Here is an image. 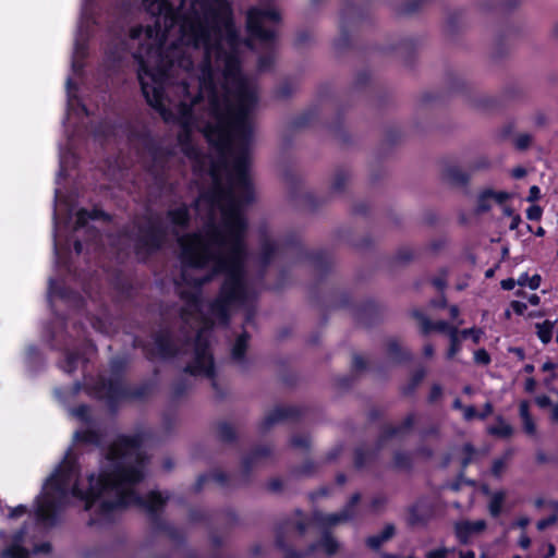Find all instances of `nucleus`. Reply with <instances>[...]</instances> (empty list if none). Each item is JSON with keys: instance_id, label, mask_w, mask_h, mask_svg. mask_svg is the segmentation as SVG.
Here are the masks:
<instances>
[{"instance_id": "1", "label": "nucleus", "mask_w": 558, "mask_h": 558, "mask_svg": "<svg viewBox=\"0 0 558 558\" xmlns=\"http://www.w3.org/2000/svg\"><path fill=\"white\" fill-rule=\"evenodd\" d=\"M181 281L177 282L183 306L180 310L184 337L179 349L167 330L154 337V350L160 357L191 351L185 372L210 378L216 388L209 335L215 323L227 324L232 308H250L256 298L248 280L245 246H181Z\"/></svg>"}, {"instance_id": "25", "label": "nucleus", "mask_w": 558, "mask_h": 558, "mask_svg": "<svg viewBox=\"0 0 558 558\" xmlns=\"http://www.w3.org/2000/svg\"><path fill=\"white\" fill-rule=\"evenodd\" d=\"M318 118V108L316 106L304 110L302 113L294 117L290 124L294 130L305 129L314 123Z\"/></svg>"}, {"instance_id": "2", "label": "nucleus", "mask_w": 558, "mask_h": 558, "mask_svg": "<svg viewBox=\"0 0 558 558\" xmlns=\"http://www.w3.org/2000/svg\"><path fill=\"white\" fill-rule=\"evenodd\" d=\"M140 435L120 436L110 446L99 473L89 474L86 481L78 477L76 461L66 456L57 472L47 481L37 500L36 514L44 523H53L57 509L70 496L85 502V510L93 513L92 523L109 522L126 507H138L154 517L168 497L151 492L146 497L135 492L144 478L145 459Z\"/></svg>"}, {"instance_id": "27", "label": "nucleus", "mask_w": 558, "mask_h": 558, "mask_svg": "<svg viewBox=\"0 0 558 558\" xmlns=\"http://www.w3.org/2000/svg\"><path fill=\"white\" fill-rule=\"evenodd\" d=\"M396 532L393 524H387L384 530L366 539V545L372 549H378L385 542L389 541Z\"/></svg>"}, {"instance_id": "42", "label": "nucleus", "mask_w": 558, "mask_h": 558, "mask_svg": "<svg viewBox=\"0 0 558 558\" xmlns=\"http://www.w3.org/2000/svg\"><path fill=\"white\" fill-rule=\"evenodd\" d=\"M80 355L77 353L68 352L64 361L61 363V368L71 374L75 371L77 362L80 361Z\"/></svg>"}, {"instance_id": "29", "label": "nucleus", "mask_w": 558, "mask_h": 558, "mask_svg": "<svg viewBox=\"0 0 558 558\" xmlns=\"http://www.w3.org/2000/svg\"><path fill=\"white\" fill-rule=\"evenodd\" d=\"M519 413L523 423L524 432L529 435H534L536 432V426L530 414V404L527 401L520 402Z\"/></svg>"}, {"instance_id": "33", "label": "nucleus", "mask_w": 558, "mask_h": 558, "mask_svg": "<svg viewBox=\"0 0 558 558\" xmlns=\"http://www.w3.org/2000/svg\"><path fill=\"white\" fill-rule=\"evenodd\" d=\"M349 180V172L344 168H339L335 172V177L331 183V191L333 193H340L344 190L345 184Z\"/></svg>"}, {"instance_id": "47", "label": "nucleus", "mask_w": 558, "mask_h": 558, "mask_svg": "<svg viewBox=\"0 0 558 558\" xmlns=\"http://www.w3.org/2000/svg\"><path fill=\"white\" fill-rule=\"evenodd\" d=\"M294 448L306 449L310 446V438L306 435H295L290 440Z\"/></svg>"}, {"instance_id": "48", "label": "nucleus", "mask_w": 558, "mask_h": 558, "mask_svg": "<svg viewBox=\"0 0 558 558\" xmlns=\"http://www.w3.org/2000/svg\"><path fill=\"white\" fill-rule=\"evenodd\" d=\"M532 136L529 134H521L515 138L514 146L518 150H525L530 147Z\"/></svg>"}, {"instance_id": "10", "label": "nucleus", "mask_w": 558, "mask_h": 558, "mask_svg": "<svg viewBox=\"0 0 558 558\" xmlns=\"http://www.w3.org/2000/svg\"><path fill=\"white\" fill-rule=\"evenodd\" d=\"M144 10L156 17L155 27H148L146 33L147 37L151 38L154 32L160 29L159 19L162 17L165 24L172 26L177 21V11L173 4L169 0H142Z\"/></svg>"}, {"instance_id": "56", "label": "nucleus", "mask_w": 558, "mask_h": 558, "mask_svg": "<svg viewBox=\"0 0 558 558\" xmlns=\"http://www.w3.org/2000/svg\"><path fill=\"white\" fill-rule=\"evenodd\" d=\"M541 198V189L537 185H532L529 190V195L526 201L530 203H535Z\"/></svg>"}, {"instance_id": "43", "label": "nucleus", "mask_w": 558, "mask_h": 558, "mask_svg": "<svg viewBox=\"0 0 558 558\" xmlns=\"http://www.w3.org/2000/svg\"><path fill=\"white\" fill-rule=\"evenodd\" d=\"M541 276L539 275H534L532 277H529L526 274H523L519 279H518V284L519 286H529L532 290H535L539 287L541 284Z\"/></svg>"}, {"instance_id": "4", "label": "nucleus", "mask_w": 558, "mask_h": 558, "mask_svg": "<svg viewBox=\"0 0 558 558\" xmlns=\"http://www.w3.org/2000/svg\"><path fill=\"white\" fill-rule=\"evenodd\" d=\"M219 168L223 167L219 160L211 166L210 175L213 185L202 192L198 201L207 203L211 208L219 207L221 209V221L218 226H213V231L217 236L227 238L229 241H187L184 238L178 239L175 244H246L244 236L247 229V221L241 208L254 202L255 192L250 178V168L247 169V184H243L236 177L234 162H231L228 169L229 186H225L221 182Z\"/></svg>"}, {"instance_id": "59", "label": "nucleus", "mask_w": 558, "mask_h": 558, "mask_svg": "<svg viewBox=\"0 0 558 558\" xmlns=\"http://www.w3.org/2000/svg\"><path fill=\"white\" fill-rule=\"evenodd\" d=\"M292 89L289 83H284L277 89V95L281 98H287L291 95Z\"/></svg>"}, {"instance_id": "20", "label": "nucleus", "mask_w": 558, "mask_h": 558, "mask_svg": "<svg viewBox=\"0 0 558 558\" xmlns=\"http://www.w3.org/2000/svg\"><path fill=\"white\" fill-rule=\"evenodd\" d=\"M250 336L246 331L242 332L234 341L231 349V361L240 369L247 368V359L245 352L247 349Z\"/></svg>"}, {"instance_id": "15", "label": "nucleus", "mask_w": 558, "mask_h": 558, "mask_svg": "<svg viewBox=\"0 0 558 558\" xmlns=\"http://www.w3.org/2000/svg\"><path fill=\"white\" fill-rule=\"evenodd\" d=\"M432 517L433 507L430 502L421 498L408 509L407 522L411 526H421L425 525Z\"/></svg>"}, {"instance_id": "23", "label": "nucleus", "mask_w": 558, "mask_h": 558, "mask_svg": "<svg viewBox=\"0 0 558 558\" xmlns=\"http://www.w3.org/2000/svg\"><path fill=\"white\" fill-rule=\"evenodd\" d=\"M442 180L454 186H466L470 175L457 166H448L442 171Z\"/></svg>"}, {"instance_id": "61", "label": "nucleus", "mask_w": 558, "mask_h": 558, "mask_svg": "<svg viewBox=\"0 0 558 558\" xmlns=\"http://www.w3.org/2000/svg\"><path fill=\"white\" fill-rule=\"evenodd\" d=\"M477 415L478 414L476 413V410L474 407L469 405V407L463 408V416L466 421H470Z\"/></svg>"}, {"instance_id": "11", "label": "nucleus", "mask_w": 558, "mask_h": 558, "mask_svg": "<svg viewBox=\"0 0 558 558\" xmlns=\"http://www.w3.org/2000/svg\"><path fill=\"white\" fill-rule=\"evenodd\" d=\"M131 137L141 142L143 148L151 158V167L162 168L172 155L171 150L163 147L147 129L132 132Z\"/></svg>"}, {"instance_id": "14", "label": "nucleus", "mask_w": 558, "mask_h": 558, "mask_svg": "<svg viewBox=\"0 0 558 558\" xmlns=\"http://www.w3.org/2000/svg\"><path fill=\"white\" fill-rule=\"evenodd\" d=\"M95 389L96 395L100 399H106L110 405L128 396V391L119 378L108 380L100 378Z\"/></svg>"}, {"instance_id": "41", "label": "nucleus", "mask_w": 558, "mask_h": 558, "mask_svg": "<svg viewBox=\"0 0 558 558\" xmlns=\"http://www.w3.org/2000/svg\"><path fill=\"white\" fill-rule=\"evenodd\" d=\"M460 338L461 337L459 336L458 329L450 330V336H449L450 348L447 352L448 359H452L460 351V348H461V339Z\"/></svg>"}, {"instance_id": "12", "label": "nucleus", "mask_w": 558, "mask_h": 558, "mask_svg": "<svg viewBox=\"0 0 558 558\" xmlns=\"http://www.w3.org/2000/svg\"><path fill=\"white\" fill-rule=\"evenodd\" d=\"M361 499L360 494L352 495L348 505L338 513L324 514L320 512H315L313 520L322 526L330 527L340 523L348 522L355 517V506L359 504Z\"/></svg>"}, {"instance_id": "32", "label": "nucleus", "mask_w": 558, "mask_h": 558, "mask_svg": "<svg viewBox=\"0 0 558 558\" xmlns=\"http://www.w3.org/2000/svg\"><path fill=\"white\" fill-rule=\"evenodd\" d=\"M310 525V521L301 513H296V518L284 524V531L288 533L296 532L298 535H303Z\"/></svg>"}, {"instance_id": "21", "label": "nucleus", "mask_w": 558, "mask_h": 558, "mask_svg": "<svg viewBox=\"0 0 558 558\" xmlns=\"http://www.w3.org/2000/svg\"><path fill=\"white\" fill-rule=\"evenodd\" d=\"M163 52L168 56L167 59H170L173 62V68L178 66L186 71L193 68V60L191 56L184 52L178 45L171 44L169 47L163 48Z\"/></svg>"}, {"instance_id": "3", "label": "nucleus", "mask_w": 558, "mask_h": 558, "mask_svg": "<svg viewBox=\"0 0 558 558\" xmlns=\"http://www.w3.org/2000/svg\"><path fill=\"white\" fill-rule=\"evenodd\" d=\"M234 96L235 102L228 97L220 99L215 93L210 96V114L216 122L206 123L202 133L209 146L218 153L219 163L227 167L228 157H232L239 181L247 184L250 143L253 136L250 111L257 96L245 80L236 83Z\"/></svg>"}, {"instance_id": "13", "label": "nucleus", "mask_w": 558, "mask_h": 558, "mask_svg": "<svg viewBox=\"0 0 558 558\" xmlns=\"http://www.w3.org/2000/svg\"><path fill=\"white\" fill-rule=\"evenodd\" d=\"M216 57L218 60H223L225 70L223 75L227 80L231 78L236 83L244 80L241 73V59L239 51H227L218 41L215 45Z\"/></svg>"}, {"instance_id": "37", "label": "nucleus", "mask_w": 558, "mask_h": 558, "mask_svg": "<svg viewBox=\"0 0 558 558\" xmlns=\"http://www.w3.org/2000/svg\"><path fill=\"white\" fill-rule=\"evenodd\" d=\"M412 454L404 451H397L393 456V466L399 470H409L412 466Z\"/></svg>"}, {"instance_id": "31", "label": "nucleus", "mask_w": 558, "mask_h": 558, "mask_svg": "<svg viewBox=\"0 0 558 558\" xmlns=\"http://www.w3.org/2000/svg\"><path fill=\"white\" fill-rule=\"evenodd\" d=\"M487 432L496 437L508 438L513 434V428L501 416H498L496 424L489 426Z\"/></svg>"}, {"instance_id": "35", "label": "nucleus", "mask_w": 558, "mask_h": 558, "mask_svg": "<svg viewBox=\"0 0 558 558\" xmlns=\"http://www.w3.org/2000/svg\"><path fill=\"white\" fill-rule=\"evenodd\" d=\"M520 3V0H507V1H488L483 2L482 8L486 11H495V10H512L517 8Z\"/></svg>"}, {"instance_id": "39", "label": "nucleus", "mask_w": 558, "mask_h": 558, "mask_svg": "<svg viewBox=\"0 0 558 558\" xmlns=\"http://www.w3.org/2000/svg\"><path fill=\"white\" fill-rule=\"evenodd\" d=\"M389 356L395 361H402L410 357L408 352H403L396 340H390L387 344Z\"/></svg>"}, {"instance_id": "57", "label": "nucleus", "mask_w": 558, "mask_h": 558, "mask_svg": "<svg viewBox=\"0 0 558 558\" xmlns=\"http://www.w3.org/2000/svg\"><path fill=\"white\" fill-rule=\"evenodd\" d=\"M490 162L486 157H481L477 160L474 161L471 169L474 170H482L489 168Z\"/></svg>"}, {"instance_id": "45", "label": "nucleus", "mask_w": 558, "mask_h": 558, "mask_svg": "<svg viewBox=\"0 0 558 558\" xmlns=\"http://www.w3.org/2000/svg\"><path fill=\"white\" fill-rule=\"evenodd\" d=\"M218 435L223 441H231L234 438V429L231 425L222 423L218 426Z\"/></svg>"}, {"instance_id": "63", "label": "nucleus", "mask_w": 558, "mask_h": 558, "mask_svg": "<svg viewBox=\"0 0 558 558\" xmlns=\"http://www.w3.org/2000/svg\"><path fill=\"white\" fill-rule=\"evenodd\" d=\"M556 522V517H550V518H547V519H543L541 521L537 522V529L538 530H545L546 527H548L549 525L554 524Z\"/></svg>"}, {"instance_id": "46", "label": "nucleus", "mask_w": 558, "mask_h": 558, "mask_svg": "<svg viewBox=\"0 0 558 558\" xmlns=\"http://www.w3.org/2000/svg\"><path fill=\"white\" fill-rule=\"evenodd\" d=\"M482 335H483V331L477 328H468V329H463V330L459 331V336L461 338L466 339V338L471 337L472 340L474 341V343L480 342Z\"/></svg>"}, {"instance_id": "9", "label": "nucleus", "mask_w": 558, "mask_h": 558, "mask_svg": "<svg viewBox=\"0 0 558 558\" xmlns=\"http://www.w3.org/2000/svg\"><path fill=\"white\" fill-rule=\"evenodd\" d=\"M360 9L353 3H347L340 12V33L333 41V48L338 51H344L351 47L350 28L355 26L361 20Z\"/></svg>"}, {"instance_id": "22", "label": "nucleus", "mask_w": 558, "mask_h": 558, "mask_svg": "<svg viewBox=\"0 0 558 558\" xmlns=\"http://www.w3.org/2000/svg\"><path fill=\"white\" fill-rule=\"evenodd\" d=\"M167 219L173 227L186 229L191 221V214L187 205L181 204L177 208L169 209L167 211Z\"/></svg>"}, {"instance_id": "19", "label": "nucleus", "mask_w": 558, "mask_h": 558, "mask_svg": "<svg viewBox=\"0 0 558 558\" xmlns=\"http://www.w3.org/2000/svg\"><path fill=\"white\" fill-rule=\"evenodd\" d=\"M178 145L184 156L190 159H197L201 156L199 148L194 144L192 129L189 123L183 122L182 129L177 136Z\"/></svg>"}, {"instance_id": "28", "label": "nucleus", "mask_w": 558, "mask_h": 558, "mask_svg": "<svg viewBox=\"0 0 558 558\" xmlns=\"http://www.w3.org/2000/svg\"><path fill=\"white\" fill-rule=\"evenodd\" d=\"M430 0H404L395 9L398 15H411L418 12Z\"/></svg>"}, {"instance_id": "16", "label": "nucleus", "mask_w": 558, "mask_h": 558, "mask_svg": "<svg viewBox=\"0 0 558 558\" xmlns=\"http://www.w3.org/2000/svg\"><path fill=\"white\" fill-rule=\"evenodd\" d=\"M454 535L461 544H468L473 535L482 533L486 529L485 520H462L454 523Z\"/></svg>"}, {"instance_id": "51", "label": "nucleus", "mask_w": 558, "mask_h": 558, "mask_svg": "<svg viewBox=\"0 0 558 558\" xmlns=\"http://www.w3.org/2000/svg\"><path fill=\"white\" fill-rule=\"evenodd\" d=\"M543 209L538 205H532L526 209L529 220L538 221L542 218Z\"/></svg>"}, {"instance_id": "44", "label": "nucleus", "mask_w": 558, "mask_h": 558, "mask_svg": "<svg viewBox=\"0 0 558 558\" xmlns=\"http://www.w3.org/2000/svg\"><path fill=\"white\" fill-rule=\"evenodd\" d=\"M462 16H463L462 11H453L448 15L447 22H446V27H447L448 32H450V33L456 32L458 24L462 20Z\"/></svg>"}, {"instance_id": "30", "label": "nucleus", "mask_w": 558, "mask_h": 558, "mask_svg": "<svg viewBox=\"0 0 558 558\" xmlns=\"http://www.w3.org/2000/svg\"><path fill=\"white\" fill-rule=\"evenodd\" d=\"M316 547H320L328 556H332L339 550L340 544L329 533H325L317 545L311 546V551H314Z\"/></svg>"}, {"instance_id": "24", "label": "nucleus", "mask_w": 558, "mask_h": 558, "mask_svg": "<svg viewBox=\"0 0 558 558\" xmlns=\"http://www.w3.org/2000/svg\"><path fill=\"white\" fill-rule=\"evenodd\" d=\"M414 316L420 320L423 333H428L432 330H437L440 332H446L448 333V336H450L451 329H458L457 327L450 326L445 320H439L433 324L426 316L418 312H415Z\"/></svg>"}, {"instance_id": "5", "label": "nucleus", "mask_w": 558, "mask_h": 558, "mask_svg": "<svg viewBox=\"0 0 558 558\" xmlns=\"http://www.w3.org/2000/svg\"><path fill=\"white\" fill-rule=\"evenodd\" d=\"M265 22H280V13L271 8H251L246 14L247 38L244 41L242 40L234 23H229V25L225 27L226 41L229 46V51H239L242 44L252 49L254 40L265 45H272L276 40L277 33L275 29L264 27Z\"/></svg>"}, {"instance_id": "53", "label": "nucleus", "mask_w": 558, "mask_h": 558, "mask_svg": "<svg viewBox=\"0 0 558 558\" xmlns=\"http://www.w3.org/2000/svg\"><path fill=\"white\" fill-rule=\"evenodd\" d=\"M462 451L465 454V457L462 460V465L465 468L471 462L472 457H473L475 450H474V448H473V446L471 444H465L462 447Z\"/></svg>"}, {"instance_id": "7", "label": "nucleus", "mask_w": 558, "mask_h": 558, "mask_svg": "<svg viewBox=\"0 0 558 558\" xmlns=\"http://www.w3.org/2000/svg\"><path fill=\"white\" fill-rule=\"evenodd\" d=\"M204 20L206 25H192L189 31V43L194 47L201 45L208 48L210 44L209 28L220 32L229 23H233L232 9L227 0H215L213 4L204 8Z\"/></svg>"}, {"instance_id": "38", "label": "nucleus", "mask_w": 558, "mask_h": 558, "mask_svg": "<svg viewBox=\"0 0 558 558\" xmlns=\"http://www.w3.org/2000/svg\"><path fill=\"white\" fill-rule=\"evenodd\" d=\"M492 201H493V198L490 197L489 189L484 190L477 196L475 211L477 214H483V213L488 211L492 208Z\"/></svg>"}, {"instance_id": "52", "label": "nucleus", "mask_w": 558, "mask_h": 558, "mask_svg": "<svg viewBox=\"0 0 558 558\" xmlns=\"http://www.w3.org/2000/svg\"><path fill=\"white\" fill-rule=\"evenodd\" d=\"M474 360L478 364L487 365L490 362V356L484 349H480L474 353Z\"/></svg>"}, {"instance_id": "64", "label": "nucleus", "mask_w": 558, "mask_h": 558, "mask_svg": "<svg viewBox=\"0 0 558 558\" xmlns=\"http://www.w3.org/2000/svg\"><path fill=\"white\" fill-rule=\"evenodd\" d=\"M526 169L523 168V167H515L512 169L511 171V175L514 178V179H522L526 175Z\"/></svg>"}, {"instance_id": "18", "label": "nucleus", "mask_w": 558, "mask_h": 558, "mask_svg": "<svg viewBox=\"0 0 558 558\" xmlns=\"http://www.w3.org/2000/svg\"><path fill=\"white\" fill-rule=\"evenodd\" d=\"M90 220H100L105 223H110L112 221V216L97 206H94L92 209L80 208L75 213L76 229L85 228Z\"/></svg>"}, {"instance_id": "36", "label": "nucleus", "mask_w": 558, "mask_h": 558, "mask_svg": "<svg viewBox=\"0 0 558 558\" xmlns=\"http://www.w3.org/2000/svg\"><path fill=\"white\" fill-rule=\"evenodd\" d=\"M506 498L505 492H496L492 495L488 510L492 517L497 518L502 510V505Z\"/></svg>"}, {"instance_id": "60", "label": "nucleus", "mask_w": 558, "mask_h": 558, "mask_svg": "<svg viewBox=\"0 0 558 558\" xmlns=\"http://www.w3.org/2000/svg\"><path fill=\"white\" fill-rule=\"evenodd\" d=\"M27 509L25 506H17L16 508L12 509L9 513V518H19L21 515H24L26 513Z\"/></svg>"}, {"instance_id": "62", "label": "nucleus", "mask_w": 558, "mask_h": 558, "mask_svg": "<svg viewBox=\"0 0 558 558\" xmlns=\"http://www.w3.org/2000/svg\"><path fill=\"white\" fill-rule=\"evenodd\" d=\"M512 130H513V124L512 123H508L506 124L499 132V137L501 140H506L508 138L511 133H512Z\"/></svg>"}, {"instance_id": "50", "label": "nucleus", "mask_w": 558, "mask_h": 558, "mask_svg": "<svg viewBox=\"0 0 558 558\" xmlns=\"http://www.w3.org/2000/svg\"><path fill=\"white\" fill-rule=\"evenodd\" d=\"M371 81V74L368 71H361L356 74L354 85L356 88L366 86Z\"/></svg>"}, {"instance_id": "58", "label": "nucleus", "mask_w": 558, "mask_h": 558, "mask_svg": "<svg viewBox=\"0 0 558 558\" xmlns=\"http://www.w3.org/2000/svg\"><path fill=\"white\" fill-rule=\"evenodd\" d=\"M311 38V35L307 31L299 32L295 38V46L301 47L305 45Z\"/></svg>"}, {"instance_id": "54", "label": "nucleus", "mask_w": 558, "mask_h": 558, "mask_svg": "<svg viewBox=\"0 0 558 558\" xmlns=\"http://www.w3.org/2000/svg\"><path fill=\"white\" fill-rule=\"evenodd\" d=\"M272 63H274L272 57H270V56H260L258 58L257 65H258V69L260 71H265V70L270 69Z\"/></svg>"}, {"instance_id": "6", "label": "nucleus", "mask_w": 558, "mask_h": 558, "mask_svg": "<svg viewBox=\"0 0 558 558\" xmlns=\"http://www.w3.org/2000/svg\"><path fill=\"white\" fill-rule=\"evenodd\" d=\"M163 47H159L156 63L153 66L140 64L138 81L146 102L155 110L163 109L165 85L170 77L173 62L167 59Z\"/></svg>"}, {"instance_id": "40", "label": "nucleus", "mask_w": 558, "mask_h": 558, "mask_svg": "<svg viewBox=\"0 0 558 558\" xmlns=\"http://www.w3.org/2000/svg\"><path fill=\"white\" fill-rule=\"evenodd\" d=\"M537 336L544 343H548L551 340L554 324L549 320H545L542 324L536 325Z\"/></svg>"}, {"instance_id": "8", "label": "nucleus", "mask_w": 558, "mask_h": 558, "mask_svg": "<svg viewBox=\"0 0 558 558\" xmlns=\"http://www.w3.org/2000/svg\"><path fill=\"white\" fill-rule=\"evenodd\" d=\"M138 236L136 244H166L163 242L168 228L162 216L158 213L143 215L134 222Z\"/></svg>"}, {"instance_id": "17", "label": "nucleus", "mask_w": 558, "mask_h": 558, "mask_svg": "<svg viewBox=\"0 0 558 558\" xmlns=\"http://www.w3.org/2000/svg\"><path fill=\"white\" fill-rule=\"evenodd\" d=\"M299 415V410L294 407H277L269 412L260 423V430L266 432L277 423L294 418Z\"/></svg>"}, {"instance_id": "55", "label": "nucleus", "mask_w": 558, "mask_h": 558, "mask_svg": "<svg viewBox=\"0 0 558 558\" xmlns=\"http://www.w3.org/2000/svg\"><path fill=\"white\" fill-rule=\"evenodd\" d=\"M489 194L493 201H495L498 204H504L508 201L509 194L507 192H495L494 190L489 189Z\"/></svg>"}, {"instance_id": "26", "label": "nucleus", "mask_w": 558, "mask_h": 558, "mask_svg": "<svg viewBox=\"0 0 558 558\" xmlns=\"http://www.w3.org/2000/svg\"><path fill=\"white\" fill-rule=\"evenodd\" d=\"M25 533V530H20L15 534L13 544L2 551L3 558H29L28 551L20 546Z\"/></svg>"}, {"instance_id": "49", "label": "nucleus", "mask_w": 558, "mask_h": 558, "mask_svg": "<svg viewBox=\"0 0 558 558\" xmlns=\"http://www.w3.org/2000/svg\"><path fill=\"white\" fill-rule=\"evenodd\" d=\"M451 550L447 547H439L426 553L425 558H447Z\"/></svg>"}, {"instance_id": "34", "label": "nucleus", "mask_w": 558, "mask_h": 558, "mask_svg": "<svg viewBox=\"0 0 558 558\" xmlns=\"http://www.w3.org/2000/svg\"><path fill=\"white\" fill-rule=\"evenodd\" d=\"M413 423L414 417L412 415H409L400 426L387 427L384 432L383 439L392 438L395 436L401 435L403 432L409 430L412 427Z\"/></svg>"}]
</instances>
